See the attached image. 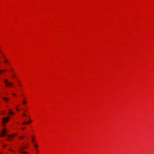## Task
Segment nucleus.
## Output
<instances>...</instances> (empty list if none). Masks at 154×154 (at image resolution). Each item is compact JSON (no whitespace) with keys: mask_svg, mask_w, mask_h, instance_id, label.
I'll use <instances>...</instances> for the list:
<instances>
[{"mask_svg":"<svg viewBox=\"0 0 154 154\" xmlns=\"http://www.w3.org/2000/svg\"><path fill=\"white\" fill-rule=\"evenodd\" d=\"M27 146V145L26 146L23 145L20 147L18 148V149L19 152L21 153L22 154H25L26 153L28 154V153L27 152L23 151V149H26Z\"/></svg>","mask_w":154,"mask_h":154,"instance_id":"nucleus-1","label":"nucleus"},{"mask_svg":"<svg viewBox=\"0 0 154 154\" xmlns=\"http://www.w3.org/2000/svg\"><path fill=\"white\" fill-rule=\"evenodd\" d=\"M9 117H7L3 119L2 122L3 123H4L3 125V126H5V123L9 121Z\"/></svg>","mask_w":154,"mask_h":154,"instance_id":"nucleus-2","label":"nucleus"},{"mask_svg":"<svg viewBox=\"0 0 154 154\" xmlns=\"http://www.w3.org/2000/svg\"><path fill=\"white\" fill-rule=\"evenodd\" d=\"M5 83H6L7 85L8 86L11 87V86H12L11 83L10 82H8V80H7V79H5Z\"/></svg>","mask_w":154,"mask_h":154,"instance_id":"nucleus-3","label":"nucleus"},{"mask_svg":"<svg viewBox=\"0 0 154 154\" xmlns=\"http://www.w3.org/2000/svg\"><path fill=\"white\" fill-rule=\"evenodd\" d=\"M6 133L5 130L4 129L2 131V134L0 135L1 137H2L6 135Z\"/></svg>","mask_w":154,"mask_h":154,"instance_id":"nucleus-4","label":"nucleus"},{"mask_svg":"<svg viewBox=\"0 0 154 154\" xmlns=\"http://www.w3.org/2000/svg\"><path fill=\"white\" fill-rule=\"evenodd\" d=\"M14 136V134H12V135H8L7 136L8 137V140H9V141H11V139L10 138V137L11 136H12L13 137Z\"/></svg>","mask_w":154,"mask_h":154,"instance_id":"nucleus-5","label":"nucleus"},{"mask_svg":"<svg viewBox=\"0 0 154 154\" xmlns=\"http://www.w3.org/2000/svg\"><path fill=\"white\" fill-rule=\"evenodd\" d=\"M31 122V121L30 120L29 121L27 122H24L22 123V125H23L25 124H28L29 123H30Z\"/></svg>","mask_w":154,"mask_h":154,"instance_id":"nucleus-6","label":"nucleus"},{"mask_svg":"<svg viewBox=\"0 0 154 154\" xmlns=\"http://www.w3.org/2000/svg\"><path fill=\"white\" fill-rule=\"evenodd\" d=\"M3 99L5 100L6 101L8 100V99L6 97H4L3 98Z\"/></svg>","mask_w":154,"mask_h":154,"instance_id":"nucleus-7","label":"nucleus"},{"mask_svg":"<svg viewBox=\"0 0 154 154\" xmlns=\"http://www.w3.org/2000/svg\"><path fill=\"white\" fill-rule=\"evenodd\" d=\"M25 137L24 136H21L19 137V138L20 139H22L24 138Z\"/></svg>","mask_w":154,"mask_h":154,"instance_id":"nucleus-8","label":"nucleus"},{"mask_svg":"<svg viewBox=\"0 0 154 154\" xmlns=\"http://www.w3.org/2000/svg\"><path fill=\"white\" fill-rule=\"evenodd\" d=\"M34 146L35 148H37L38 146H37L35 144V143H34Z\"/></svg>","mask_w":154,"mask_h":154,"instance_id":"nucleus-9","label":"nucleus"},{"mask_svg":"<svg viewBox=\"0 0 154 154\" xmlns=\"http://www.w3.org/2000/svg\"><path fill=\"white\" fill-rule=\"evenodd\" d=\"M23 104L25 105L26 104V102L25 100H23Z\"/></svg>","mask_w":154,"mask_h":154,"instance_id":"nucleus-10","label":"nucleus"},{"mask_svg":"<svg viewBox=\"0 0 154 154\" xmlns=\"http://www.w3.org/2000/svg\"><path fill=\"white\" fill-rule=\"evenodd\" d=\"M5 71V70H0V74L1 73Z\"/></svg>","mask_w":154,"mask_h":154,"instance_id":"nucleus-11","label":"nucleus"},{"mask_svg":"<svg viewBox=\"0 0 154 154\" xmlns=\"http://www.w3.org/2000/svg\"><path fill=\"white\" fill-rule=\"evenodd\" d=\"M9 114H11L12 115H14V113L12 112H11V111H10L9 112Z\"/></svg>","mask_w":154,"mask_h":154,"instance_id":"nucleus-12","label":"nucleus"},{"mask_svg":"<svg viewBox=\"0 0 154 154\" xmlns=\"http://www.w3.org/2000/svg\"><path fill=\"white\" fill-rule=\"evenodd\" d=\"M16 109L17 110V111H19V109H18L17 108V106H16Z\"/></svg>","mask_w":154,"mask_h":154,"instance_id":"nucleus-13","label":"nucleus"},{"mask_svg":"<svg viewBox=\"0 0 154 154\" xmlns=\"http://www.w3.org/2000/svg\"><path fill=\"white\" fill-rule=\"evenodd\" d=\"M4 62H5V63H8V61L7 60H5Z\"/></svg>","mask_w":154,"mask_h":154,"instance_id":"nucleus-14","label":"nucleus"},{"mask_svg":"<svg viewBox=\"0 0 154 154\" xmlns=\"http://www.w3.org/2000/svg\"><path fill=\"white\" fill-rule=\"evenodd\" d=\"M5 112L2 111V114H5Z\"/></svg>","mask_w":154,"mask_h":154,"instance_id":"nucleus-15","label":"nucleus"},{"mask_svg":"<svg viewBox=\"0 0 154 154\" xmlns=\"http://www.w3.org/2000/svg\"><path fill=\"white\" fill-rule=\"evenodd\" d=\"M9 151H12V152L14 151L13 150H12V149H9Z\"/></svg>","mask_w":154,"mask_h":154,"instance_id":"nucleus-16","label":"nucleus"},{"mask_svg":"<svg viewBox=\"0 0 154 154\" xmlns=\"http://www.w3.org/2000/svg\"><path fill=\"white\" fill-rule=\"evenodd\" d=\"M23 116H26V115L24 113H23Z\"/></svg>","mask_w":154,"mask_h":154,"instance_id":"nucleus-17","label":"nucleus"},{"mask_svg":"<svg viewBox=\"0 0 154 154\" xmlns=\"http://www.w3.org/2000/svg\"><path fill=\"white\" fill-rule=\"evenodd\" d=\"M32 141L33 143L34 144V143H34V139H32Z\"/></svg>","mask_w":154,"mask_h":154,"instance_id":"nucleus-18","label":"nucleus"},{"mask_svg":"<svg viewBox=\"0 0 154 154\" xmlns=\"http://www.w3.org/2000/svg\"><path fill=\"white\" fill-rule=\"evenodd\" d=\"M25 128H22V130H24V129Z\"/></svg>","mask_w":154,"mask_h":154,"instance_id":"nucleus-19","label":"nucleus"},{"mask_svg":"<svg viewBox=\"0 0 154 154\" xmlns=\"http://www.w3.org/2000/svg\"><path fill=\"white\" fill-rule=\"evenodd\" d=\"M6 146L5 145H4L3 146L4 147H5Z\"/></svg>","mask_w":154,"mask_h":154,"instance_id":"nucleus-20","label":"nucleus"},{"mask_svg":"<svg viewBox=\"0 0 154 154\" xmlns=\"http://www.w3.org/2000/svg\"><path fill=\"white\" fill-rule=\"evenodd\" d=\"M12 94L14 95H15V94H14V93H12Z\"/></svg>","mask_w":154,"mask_h":154,"instance_id":"nucleus-21","label":"nucleus"},{"mask_svg":"<svg viewBox=\"0 0 154 154\" xmlns=\"http://www.w3.org/2000/svg\"><path fill=\"white\" fill-rule=\"evenodd\" d=\"M19 86H21V85H19Z\"/></svg>","mask_w":154,"mask_h":154,"instance_id":"nucleus-22","label":"nucleus"},{"mask_svg":"<svg viewBox=\"0 0 154 154\" xmlns=\"http://www.w3.org/2000/svg\"><path fill=\"white\" fill-rule=\"evenodd\" d=\"M0 154H1V153L0 152Z\"/></svg>","mask_w":154,"mask_h":154,"instance_id":"nucleus-23","label":"nucleus"}]
</instances>
